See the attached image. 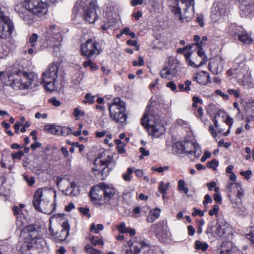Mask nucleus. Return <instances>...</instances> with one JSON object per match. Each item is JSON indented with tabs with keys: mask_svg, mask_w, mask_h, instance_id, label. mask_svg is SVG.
I'll return each mask as SVG.
<instances>
[{
	"mask_svg": "<svg viewBox=\"0 0 254 254\" xmlns=\"http://www.w3.org/2000/svg\"><path fill=\"white\" fill-rule=\"evenodd\" d=\"M19 74L21 77H23L22 81H24V86H25V89L28 88L32 84L34 79V74L32 72L23 71H19Z\"/></svg>",
	"mask_w": 254,
	"mask_h": 254,
	"instance_id": "nucleus-23",
	"label": "nucleus"
},
{
	"mask_svg": "<svg viewBox=\"0 0 254 254\" xmlns=\"http://www.w3.org/2000/svg\"><path fill=\"white\" fill-rule=\"evenodd\" d=\"M184 142H177L173 147V150L174 153L178 154L184 153V148L183 147Z\"/></svg>",
	"mask_w": 254,
	"mask_h": 254,
	"instance_id": "nucleus-32",
	"label": "nucleus"
},
{
	"mask_svg": "<svg viewBox=\"0 0 254 254\" xmlns=\"http://www.w3.org/2000/svg\"><path fill=\"white\" fill-rule=\"evenodd\" d=\"M227 92L230 95H233L235 97L238 98L240 96L239 91L233 89H228Z\"/></svg>",
	"mask_w": 254,
	"mask_h": 254,
	"instance_id": "nucleus-51",
	"label": "nucleus"
},
{
	"mask_svg": "<svg viewBox=\"0 0 254 254\" xmlns=\"http://www.w3.org/2000/svg\"><path fill=\"white\" fill-rule=\"evenodd\" d=\"M117 228L121 233H127V228H126V227L125 223L123 222L118 225L117 226Z\"/></svg>",
	"mask_w": 254,
	"mask_h": 254,
	"instance_id": "nucleus-48",
	"label": "nucleus"
},
{
	"mask_svg": "<svg viewBox=\"0 0 254 254\" xmlns=\"http://www.w3.org/2000/svg\"><path fill=\"white\" fill-rule=\"evenodd\" d=\"M71 133V130L67 127H61L60 131V134L63 135H67Z\"/></svg>",
	"mask_w": 254,
	"mask_h": 254,
	"instance_id": "nucleus-45",
	"label": "nucleus"
},
{
	"mask_svg": "<svg viewBox=\"0 0 254 254\" xmlns=\"http://www.w3.org/2000/svg\"><path fill=\"white\" fill-rule=\"evenodd\" d=\"M190 55L191 52L190 51H189L187 53H185V58L187 62L192 67H199V66H198V64H195L194 62H192L190 58Z\"/></svg>",
	"mask_w": 254,
	"mask_h": 254,
	"instance_id": "nucleus-39",
	"label": "nucleus"
},
{
	"mask_svg": "<svg viewBox=\"0 0 254 254\" xmlns=\"http://www.w3.org/2000/svg\"><path fill=\"white\" fill-rule=\"evenodd\" d=\"M133 169L132 168H128L126 173L123 174V177L125 181H130L131 180V175L133 173Z\"/></svg>",
	"mask_w": 254,
	"mask_h": 254,
	"instance_id": "nucleus-40",
	"label": "nucleus"
},
{
	"mask_svg": "<svg viewBox=\"0 0 254 254\" xmlns=\"http://www.w3.org/2000/svg\"><path fill=\"white\" fill-rule=\"evenodd\" d=\"M199 215L200 217H202L203 216L204 213L202 211L200 210L199 209H198L196 208H193V212L192 213V215L193 216H196V215Z\"/></svg>",
	"mask_w": 254,
	"mask_h": 254,
	"instance_id": "nucleus-62",
	"label": "nucleus"
},
{
	"mask_svg": "<svg viewBox=\"0 0 254 254\" xmlns=\"http://www.w3.org/2000/svg\"><path fill=\"white\" fill-rule=\"evenodd\" d=\"M109 163V160L104 161L98 158L95 160L92 170L95 172H97L95 173V175L99 179L103 180L108 175V169L107 167Z\"/></svg>",
	"mask_w": 254,
	"mask_h": 254,
	"instance_id": "nucleus-14",
	"label": "nucleus"
},
{
	"mask_svg": "<svg viewBox=\"0 0 254 254\" xmlns=\"http://www.w3.org/2000/svg\"><path fill=\"white\" fill-rule=\"evenodd\" d=\"M38 39V35L36 34H32L29 38V43L32 47H34L36 45V42Z\"/></svg>",
	"mask_w": 254,
	"mask_h": 254,
	"instance_id": "nucleus-42",
	"label": "nucleus"
},
{
	"mask_svg": "<svg viewBox=\"0 0 254 254\" xmlns=\"http://www.w3.org/2000/svg\"><path fill=\"white\" fill-rule=\"evenodd\" d=\"M155 117L152 114L151 108L148 105L141 119V124L147 129L149 134L155 137H158L164 132V127L154 122Z\"/></svg>",
	"mask_w": 254,
	"mask_h": 254,
	"instance_id": "nucleus-2",
	"label": "nucleus"
},
{
	"mask_svg": "<svg viewBox=\"0 0 254 254\" xmlns=\"http://www.w3.org/2000/svg\"><path fill=\"white\" fill-rule=\"evenodd\" d=\"M16 226L20 230H21L20 236L23 238L26 242H29L30 243H35L37 241L38 233L35 227L33 225H28L22 229L23 223L21 218L17 217L16 220Z\"/></svg>",
	"mask_w": 254,
	"mask_h": 254,
	"instance_id": "nucleus-7",
	"label": "nucleus"
},
{
	"mask_svg": "<svg viewBox=\"0 0 254 254\" xmlns=\"http://www.w3.org/2000/svg\"><path fill=\"white\" fill-rule=\"evenodd\" d=\"M160 213V210L158 208L150 210L149 214L147 217V221L149 223H152L159 218Z\"/></svg>",
	"mask_w": 254,
	"mask_h": 254,
	"instance_id": "nucleus-28",
	"label": "nucleus"
},
{
	"mask_svg": "<svg viewBox=\"0 0 254 254\" xmlns=\"http://www.w3.org/2000/svg\"><path fill=\"white\" fill-rule=\"evenodd\" d=\"M144 64L143 58L141 56L138 57V61H134L132 62V64L134 66H139L143 65Z\"/></svg>",
	"mask_w": 254,
	"mask_h": 254,
	"instance_id": "nucleus-47",
	"label": "nucleus"
},
{
	"mask_svg": "<svg viewBox=\"0 0 254 254\" xmlns=\"http://www.w3.org/2000/svg\"><path fill=\"white\" fill-rule=\"evenodd\" d=\"M13 30L12 21L8 17L4 16L3 12L0 10V38H9Z\"/></svg>",
	"mask_w": 254,
	"mask_h": 254,
	"instance_id": "nucleus-9",
	"label": "nucleus"
},
{
	"mask_svg": "<svg viewBox=\"0 0 254 254\" xmlns=\"http://www.w3.org/2000/svg\"><path fill=\"white\" fill-rule=\"evenodd\" d=\"M44 128L46 130L50 133L60 135V131L61 127L55 125H46L45 126Z\"/></svg>",
	"mask_w": 254,
	"mask_h": 254,
	"instance_id": "nucleus-30",
	"label": "nucleus"
},
{
	"mask_svg": "<svg viewBox=\"0 0 254 254\" xmlns=\"http://www.w3.org/2000/svg\"><path fill=\"white\" fill-rule=\"evenodd\" d=\"M168 189V186H166L163 182H161L159 183V190L162 193L163 195L166 193V190Z\"/></svg>",
	"mask_w": 254,
	"mask_h": 254,
	"instance_id": "nucleus-46",
	"label": "nucleus"
},
{
	"mask_svg": "<svg viewBox=\"0 0 254 254\" xmlns=\"http://www.w3.org/2000/svg\"><path fill=\"white\" fill-rule=\"evenodd\" d=\"M95 96L94 95H91L90 93H87L85 96V99L82 101L84 104H92L95 102Z\"/></svg>",
	"mask_w": 254,
	"mask_h": 254,
	"instance_id": "nucleus-36",
	"label": "nucleus"
},
{
	"mask_svg": "<svg viewBox=\"0 0 254 254\" xmlns=\"http://www.w3.org/2000/svg\"><path fill=\"white\" fill-rule=\"evenodd\" d=\"M228 0H217L213 4L211 18L214 21L219 20L225 15L227 8Z\"/></svg>",
	"mask_w": 254,
	"mask_h": 254,
	"instance_id": "nucleus-11",
	"label": "nucleus"
},
{
	"mask_svg": "<svg viewBox=\"0 0 254 254\" xmlns=\"http://www.w3.org/2000/svg\"><path fill=\"white\" fill-rule=\"evenodd\" d=\"M225 113L223 112V111H219L216 114V115L215 116V117L214 118V120H213L214 124L216 127H218V121L217 120V117L218 116H220L221 115H222V116H223L224 115H225Z\"/></svg>",
	"mask_w": 254,
	"mask_h": 254,
	"instance_id": "nucleus-58",
	"label": "nucleus"
},
{
	"mask_svg": "<svg viewBox=\"0 0 254 254\" xmlns=\"http://www.w3.org/2000/svg\"><path fill=\"white\" fill-rule=\"evenodd\" d=\"M199 49L197 51V55L199 57L201 58V61L200 62L199 64H198V66H201L204 64H205L207 62V57L205 56L204 52L202 49V48H198Z\"/></svg>",
	"mask_w": 254,
	"mask_h": 254,
	"instance_id": "nucleus-33",
	"label": "nucleus"
},
{
	"mask_svg": "<svg viewBox=\"0 0 254 254\" xmlns=\"http://www.w3.org/2000/svg\"><path fill=\"white\" fill-rule=\"evenodd\" d=\"M98 8L96 0H93L90 2L88 8L85 10L83 15L86 22L89 24L95 22L98 18L96 10Z\"/></svg>",
	"mask_w": 254,
	"mask_h": 254,
	"instance_id": "nucleus-17",
	"label": "nucleus"
},
{
	"mask_svg": "<svg viewBox=\"0 0 254 254\" xmlns=\"http://www.w3.org/2000/svg\"><path fill=\"white\" fill-rule=\"evenodd\" d=\"M218 210H219V206L218 205H214L213 206V208L209 210V214L210 216L217 215V214H218Z\"/></svg>",
	"mask_w": 254,
	"mask_h": 254,
	"instance_id": "nucleus-53",
	"label": "nucleus"
},
{
	"mask_svg": "<svg viewBox=\"0 0 254 254\" xmlns=\"http://www.w3.org/2000/svg\"><path fill=\"white\" fill-rule=\"evenodd\" d=\"M61 40L62 37L59 29L56 28L55 25H51L46 32V40L48 44L51 46H55Z\"/></svg>",
	"mask_w": 254,
	"mask_h": 254,
	"instance_id": "nucleus-16",
	"label": "nucleus"
},
{
	"mask_svg": "<svg viewBox=\"0 0 254 254\" xmlns=\"http://www.w3.org/2000/svg\"><path fill=\"white\" fill-rule=\"evenodd\" d=\"M59 67V64H51L42 74V82L44 83L46 90L53 91L54 90Z\"/></svg>",
	"mask_w": 254,
	"mask_h": 254,
	"instance_id": "nucleus-4",
	"label": "nucleus"
},
{
	"mask_svg": "<svg viewBox=\"0 0 254 254\" xmlns=\"http://www.w3.org/2000/svg\"><path fill=\"white\" fill-rule=\"evenodd\" d=\"M209 78V75L208 73L205 71H201L197 74L195 80L199 84L205 85L208 82Z\"/></svg>",
	"mask_w": 254,
	"mask_h": 254,
	"instance_id": "nucleus-26",
	"label": "nucleus"
},
{
	"mask_svg": "<svg viewBox=\"0 0 254 254\" xmlns=\"http://www.w3.org/2000/svg\"><path fill=\"white\" fill-rule=\"evenodd\" d=\"M181 2L185 4V8H188V13L192 14V16L194 14V0H181Z\"/></svg>",
	"mask_w": 254,
	"mask_h": 254,
	"instance_id": "nucleus-29",
	"label": "nucleus"
},
{
	"mask_svg": "<svg viewBox=\"0 0 254 254\" xmlns=\"http://www.w3.org/2000/svg\"><path fill=\"white\" fill-rule=\"evenodd\" d=\"M230 229L228 223L223 220H218L217 222H212L209 224L205 233L209 237L225 238Z\"/></svg>",
	"mask_w": 254,
	"mask_h": 254,
	"instance_id": "nucleus-5",
	"label": "nucleus"
},
{
	"mask_svg": "<svg viewBox=\"0 0 254 254\" xmlns=\"http://www.w3.org/2000/svg\"><path fill=\"white\" fill-rule=\"evenodd\" d=\"M104 229V226L101 224L95 225V223H92L91 224L90 230L91 231L94 232L95 233L97 234L99 231H101Z\"/></svg>",
	"mask_w": 254,
	"mask_h": 254,
	"instance_id": "nucleus-38",
	"label": "nucleus"
},
{
	"mask_svg": "<svg viewBox=\"0 0 254 254\" xmlns=\"http://www.w3.org/2000/svg\"><path fill=\"white\" fill-rule=\"evenodd\" d=\"M139 151L141 154L139 156V158L142 159L144 156H148L149 155V151L146 150L144 147H141L139 149Z\"/></svg>",
	"mask_w": 254,
	"mask_h": 254,
	"instance_id": "nucleus-49",
	"label": "nucleus"
},
{
	"mask_svg": "<svg viewBox=\"0 0 254 254\" xmlns=\"http://www.w3.org/2000/svg\"><path fill=\"white\" fill-rule=\"evenodd\" d=\"M73 115L76 119H79L80 116H84V112L81 111L78 108L74 110Z\"/></svg>",
	"mask_w": 254,
	"mask_h": 254,
	"instance_id": "nucleus-50",
	"label": "nucleus"
},
{
	"mask_svg": "<svg viewBox=\"0 0 254 254\" xmlns=\"http://www.w3.org/2000/svg\"><path fill=\"white\" fill-rule=\"evenodd\" d=\"M215 93L221 96L224 100H228L229 98L228 95L223 93L220 90L217 89L215 91Z\"/></svg>",
	"mask_w": 254,
	"mask_h": 254,
	"instance_id": "nucleus-59",
	"label": "nucleus"
},
{
	"mask_svg": "<svg viewBox=\"0 0 254 254\" xmlns=\"http://www.w3.org/2000/svg\"><path fill=\"white\" fill-rule=\"evenodd\" d=\"M54 195L55 196H56L55 192L51 189L43 188L37 189L33 197V206L35 209L39 208V206L42 202H48L49 200H51Z\"/></svg>",
	"mask_w": 254,
	"mask_h": 254,
	"instance_id": "nucleus-6",
	"label": "nucleus"
},
{
	"mask_svg": "<svg viewBox=\"0 0 254 254\" xmlns=\"http://www.w3.org/2000/svg\"><path fill=\"white\" fill-rule=\"evenodd\" d=\"M79 210L80 212L82 214V215L87 216L88 217H90L89 208H84V207H80L79 208Z\"/></svg>",
	"mask_w": 254,
	"mask_h": 254,
	"instance_id": "nucleus-56",
	"label": "nucleus"
},
{
	"mask_svg": "<svg viewBox=\"0 0 254 254\" xmlns=\"http://www.w3.org/2000/svg\"><path fill=\"white\" fill-rule=\"evenodd\" d=\"M24 180L29 186H32L35 183V180L33 177H29L27 176H24Z\"/></svg>",
	"mask_w": 254,
	"mask_h": 254,
	"instance_id": "nucleus-61",
	"label": "nucleus"
},
{
	"mask_svg": "<svg viewBox=\"0 0 254 254\" xmlns=\"http://www.w3.org/2000/svg\"><path fill=\"white\" fill-rule=\"evenodd\" d=\"M235 187L236 189L240 188V184L237 182H229L227 184V189L229 190L230 191H232L231 189L233 187Z\"/></svg>",
	"mask_w": 254,
	"mask_h": 254,
	"instance_id": "nucleus-54",
	"label": "nucleus"
},
{
	"mask_svg": "<svg viewBox=\"0 0 254 254\" xmlns=\"http://www.w3.org/2000/svg\"><path fill=\"white\" fill-rule=\"evenodd\" d=\"M207 40V37L206 36H204L202 37L201 40L197 43L191 45L192 47L194 45L196 46L198 48H202L205 46V42Z\"/></svg>",
	"mask_w": 254,
	"mask_h": 254,
	"instance_id": "nucleus-44",
	"label": "nucleus"
},
{
	"mask_svg": "<svg viewBox=\"0 0 254 254\" xmlns=\"http://www.w3.org/2000/svg\"><path fill=\"white\" fill-rule=\"evenodd\" d=\"M132 245V249L127 250L126 254H139L148 252L150 249V245L148 241L139 237L134 238Z\"/></svg>",
	"mask_w": 254,
	"mask_h": 254,
	"instance_id": "nucleus-10",
	"label": "nucleus"
},
{
	"mask_svg": "<svg viewBox=\"0 0 254 254\" xmlns=\"http://www.w3.org/2000/svg\"><path fill=\"white\" fill-rule=\"evenodd\" d=\"M19 71L17 72H7V80L5 84L14 90L24 89V81H22Z\"/></svg>",
	"mask_w": 254,
	"mask_h": 254,
	"instance_id": "nucleus-13",
	"label": "nucleus"
},
{
	"mask_svg": "<svg viewBox=\"0 0 254 254\" xmlns=\"http://www.w3.org/2000/svg\"><path fill=\"white\" fill-rule=\"evenodd\" d=\"M101 191L103 193L105 200L112 199L116 193V190L113 186L104 183H100Z\"/></svg>",
	"mask_w": 254,
	"mask_h": 254,
	"instance_id": "nucleus-20",
	"label": "nucleus"
},
{
	"mask_svg": "<svg viewBox=\"0 0 254 254\" xmlns=\"http://www.w3.org/2000/svg\"><path fill=\"white\" fill-rule=\"evenodd\" d=\"M183 147L184 153L190 157L193 155L195 158H198L201 155V150L199 145L196 143L189 141H184Z\"/></svg>",
	"mask_w": 254,
	"mask_h": 254,
	"instance_id": "nucleus-18",
	"label": "nucleus"
},
{
	"mask_svg": "<svg viewBox=\"0 0 254 254\" xmlns=\"http://www.w3.org/2000/svg\"><path fill=\"white\" fill-rule=\"evenodd\" d=\"M157 238L161 242L166 243L170 240V234L166 231L163 230L161 233L156 234Z\"/></svg>",
	"mask_w": 254,
	"mask_h": 254,
	"instance_id": "nucleus-31",
	"label": "nucleus"
},
{
	"mask_svg": "<svg viewBox=\"0 0 254 254\" xmlns=\"http://www.w3.org/2000/svg\"><path fill=\"white\" fill-rule=\"evenodd\" d=\"M246 237L248 239L254 244V230L248 234Z\"/></svg>",
	"mask_w": 254,
	"mask_h": 254,
	"instance_id": "nucleus-64",
	"label": "nucleus"
},
{
	"mask_svg": "<svg viewBox=\"0 0 254 254\" xmlns=\"http://www.w3.org/2000/svg\"><path fill=\"white\" fill-rule=\"evenodd\" d=\"M224 60L221 56H216L210 60L208 68L214 74L221 73L223 68Z\"/></svg>",
	"mask_w": 254,
	"mask_h": 254,
	"instance_id": "nucleus-19",
	"label": "nucleus"
},
{
	"mask_svg": "<svg viewBox=\"0 0 254 254\" xmlns=\"http://www.w3.org/2000/svg\"><path fill=\"white\" fill-rule=\"evenodd\" d=\"M204 16L202 14L199 15L196 18V22L199 24V26L201 27H203L204 23L203 22Z\"/></svg>",
	"mask_w": 254,
	"mask_h": 254,
	"instance_id": "nucleus-60",
	"label": "nucleus"
},
{
	"mask_svg": "<svg viewBox=\"0 0 254 254\" xmlns=\"http://www.w3.org/2000/svg\"><path fill=\"white\" fill-rule=\"evenodd\" d=\"M85 251L87 254H101V252L95 249L89 245H86L84 248Z\"/></svg>",
	"mask_w": 254,
	"mask_h": 254,
	"instance_id": "nucleus-35",
	"label": "nucleus"
},
{
	"mask_svg": "<svg viewBox=\"0 0 254 254\" xmlns=\"http://www.w3.org/2000/svg\"><path fill=\"white\" fill-rule=\"evenodd\" d=\"M14 9L28 23L33 21L32 14H44L47 12L46 4L41 0H25L23 3L15 5Z\"/></svg>",
	"mask_w": 254,
	"mask_h": 254,
	"instance_id": "nucleus-1",
	"label": "nucleus"
},
{
	"mask_svg": "<svg viewBox=\"0 0 254 254\" xmlns=\"http://www.w3.org/2000/svg\"><path fill=\"white\" fill-rule=\"evenodd\" d=\"M62 229L60 231L54 232V230L50 226L49 231L51 235L52 239L56 242L64 241L69 235L70 226L68 223L64 221L63 223Z\"/></svg>",
	"mask_w": 254,
	"mask_h": 254,
	"instance_id": "nucleus-15",
	"label": "nucleus"
},
{
	"mask_svg": "<svg viewBox=\"0 0 254 254\" xmlns=\"http://www.w3.org/2000/svg\"><path fill=\"white\" fill-rule=\"evenodd\" d=\"M195 247L197 250H201L202 251L204 252L208 248V245L206 243L202 242L197 240L195 242Z\"/></svg>",
	"mask_w": 254,
	"mask_h": 254,
	"instance_id": "nucleus-34",
	"label": "nucleus"
},
{
	"mask_svg": "<svg viewBox=\"0 0 254 254\" xmlns=\"http://www.w3.org/2000/svg\"><path fill=\"white\" fill-rule=\"evenodd\" d=\"M235 36L239 40L244 44H249L252 41V39L246 31H241L240 33H235Z\"/></svg>",
	"mask_w": 254,
	"mask_h": 254,
	"instance_id": "nucleus-25",
	"label": "nucleus"
},
{
	"mask_svg": "<svg viewBox=\"0 0 254 254\" xmlns=\"http://www.w3.org/2000/svg\"><path fill=\"white\" fill-rule=\"evenodd\" d=\"M97 238L92 236L90 238V241L92 243V244L94 246H97L98 245H104V242L102 239H96Z\"/></svg>",
	"mask_w": 254,
	"mask_h": 254,
	"instance_id": "nucleus-41",
	"label": "nucleus"
},
{
	"mask_svg": "<svg viewBox=\"0 0 254 254\" xmlns=\"http://www.w3.org/2000/svg\"><path fill=\"white\" fill-rule=\"evenodd\" d=\"M160 75L162 78L170 80L175 76V71L174 69H171L168 67H164L161 70Z\"/></svg>",
	"mask_w": 254,
	"mask_h": 254,
	"instance_id": "nucleus-24",
	"label": "nucleus"
},
{
	"mask_svg": "<svg viewBox=\"0 0 254 254\" xmlns=\"http://www.w3.org/2000/svg\"><path fill=\"white\" fill-rule=\"evenodd\" d=\"M236 251V248L233 244L229 241L224 242L222 243L220 249V254H234Z\"/></svg>",
	"mask_w": 254,
	"mask_h": 254,
	"instance_id": "nucleus-22",
	"label": "nucleus"
},
{
	"mask_svg": "<svg viewBox=\"0 0 254 254\" xmlns=\"http://www.w3.org/2000/svg\"><path fill=\"white\" fill-rule=\"evenodd\" d=\"M49 102L55 107H59L61 105V102L58 100L56 97H52Z\"/></svg>",
	"mask_w": 254,
	"mask_h": 254,
	"instance_id": "nucleus-57",
	"label": "nucleus"
},
{
	"mask_svg": "<svg viewBox=\"0 0 254 254\" xmlns=\"http://www.w3.org/2000/svg\"><path fill=\"white\" fill-rule=\"evenodd\" d=\"M241 174L245 177L247 180L250 178V176L252 175V171L251 170H247L245 172H241Z\"/></svg>",
	"mask_w": 254,
	"mask_h": 254,
	"instance_id": "nucleus-63",
	"label": "nucleus"
},
{
	"mask_svg": "<svg viewBox=\"0 0 254 254\" xmlns=\"http://www.w3.org/2000/svg\"><path fill=\"white\" fill-rule=\"evenodd\" d=\"M100 184L97 186H94L90 190V195L92 200H99L101 197L99 194L101 191Z\"/></svg>",
	"mask_w": 254,
	"mask_h": 254,
	"instance_id": "nucleus-27",
	"label": "nucleus"
},
{
	"mask_svg": "<svg viewBox=\"0 0 254 254\" xmlns=\"http://www.w3.org/2000/svg\"><path fill=\"white\" fill-rule=\"evenodd\" d=\"M97 46L98 43L97 42L91 39H88L81 46V55L90 58L94 55L99 54L100 52Z\"/></svg>",
	"mask_w": 254,
	"mask_h": 254,
	"instance_id": "nucleus-12",
	"label": "nucleus"
},
{
	"mask_svg": "<svg viewBox=\"0 0 254 254\" xmlns=\"http://www.w3.org/2000/svg\"><path fill=\"white\" fill-rule=\"evenodd\" d=\"M36 209L45 214H51L55 211L56 205L55 203L50 202V200H49L48 202H42L40 204L39 208Z\"/></svg>",
	"mask_w": 254,
	"mask_h": 254,
	"instance_id": "nucleus-21",
	"label": "nucleus"
},
{
	"mask_svg": "<svg viewBox=\"0 0 254 254\" xmlns=\"http://www.w3.org/2000/svg\"><path fill=\"white\" fill-rule=\"evenodd\" d=\"M76 189H77L78 188H77L75 183L74 182H72V183H71L70 186L67 187V190L69 191L71 194L75 195L76 194L73 192V190H74Z\"/></svg>",
	"mask_w": 254,
	"mask_h": 254,
	"instance_id": "nucleus-55",
	"label": "nucleus"
},
{
	"mask_svg": "<svg viewBox=\"0 0 254 254\" xmlns=\"http://www.w3.org/2000/svg\"><path fill=\"white\" fill-rule=\"evenodd\" d=\"M110 117L111 119L118 123L126 122L127 116L125 114V103L120 98H115L108 104Z\"/></svg>",
	"mask_w": 254,
	"mask_h": 254,
	"instance_id": "nucleus-3",
	"label": "nucleus"
},
{
	"mask_svg": "<svg viewBox=\"0 0 254 254\" xmlns=\"http://www.w3.org/2000/svg\"><path fill=\"white\" fill-rule=\"evenodd\" d=\"M168 5L170 10L182 22L188 21L192 17V14L188 13V8H184V14H183L179 6V0H168Z\"/></svg>",
	"mask_w": 254,
	"mask_h": 254,
	"instance_id": "nucleus-8",
	"label": "nucleus"
},
{
	"mask_svg": "<svg viewBox=\"0 0 254 254\" xmlns=\"http://www.w3.org/2000/svg\"><path fill=\"white\" fill-rule=\"evenodd\" d=\"M83 66L85 68L89 66L92 70H96L98 68V66L97 64L93 63L90 60H88V61L84 62Z\"/></svg>",
	"mask_w": 254,
	"mask_h": 254,
	"instance_id": "nucleus-37",
	"label": "nucleus"
},
{
	"mask_svg": "<svg viewBox=\"0 0 254 254\" xmlns=\"http://www.w3.org/2000/svg\"><path fill=\"white\" fill-rule=\"evenodd\" d=\"M192 47V45H189L184 47V48L183 49L179 48L177 49V52L183 53L185 55V53H188V52L189 51V50H190Z\"/></svg>",
	"mask_w": 254,
	"mask_h": 254,
	"instance_id": "nucleus-52",
	"label": "nucleus"
},
{
	"mask_svg": "<svg viewBox=\"0 0 254 254\" xmlns=\"http://www.w3.org/2000/svg\"><path fill=\"white\" fill-rule=\"evenodd\" d=\"M218 165V162L216 159H213L211 161L207 162V167L209 168L215 170Z\"/></svg>",
	"mask_w": 254,
	"mask_h": 254,
	"instance_id": "nucleus-43",
	"label": "nucleus"
}]
</instances>
